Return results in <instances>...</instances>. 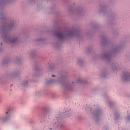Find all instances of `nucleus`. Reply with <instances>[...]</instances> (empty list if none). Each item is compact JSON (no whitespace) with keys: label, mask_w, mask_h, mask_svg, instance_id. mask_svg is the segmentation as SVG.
<instances>
[{"label":"nucleus","mask_w":130,"mask_h":130,"mask_svg":"<svg viewBox=\"0 0 130 130\" xmlns=\"http://www.w3.org/2000/svg\"><path fill=\"white\" fill-rule=\"evenodd\" d=\"M57 36L61 40H62V39H64V34L62 32H57Z\"/></svg>","instance_id":"obj_3"},{"label":"nucleus","mask_w":130,"mask_h":130,"mask_svg":"<svg viewBox=\"0 0 130 130\" xmlns=\"http://www.w3.org/2000/svg\"><path fill=\"white\" fill-rule=\"evenodd\" d=\"M16 41H17V40H11V42H16Z\"/></svg>","instance_id":"obj_6"},{"label":"nucleus","mask_w":130,"mask_h":130,"mask_svg":"<svg viewBox=\"0 0 130 130\" xmlns=\"http://www.w3.org/2000/svg\"><path fill=\"white\" fill-rule=\"evenodd\" d=\"M72 85H74V82H72Z\"/></svg>","instance_id":"obj_8"},{"label":"nucleus","mask_w":130,"mask_h":130,"mask_svg":"<svg viewBox=\"0 0 130 130\" xmlns=\"http://www.w3.org/2000/svg\"><path fill=\"white\" fill-rule=\"evenodd\" d=\"M54 122H55L54 126H56L59 130L63 129V128H64V125H63L62 121H61L60 116L58 118L56 117L54 120Z\"/></svg>","instance_id":"obj_1"},{"label":"nucleus","mask_w":130,"mask_h":130,"mask_svg":"<svg viewBox=\"0 0 130 130\" xmlns=\"http://www.w3.org/2000/svg\"><path fill=\"white\" fill-rule=\"evenodd\" d=\"M67 87H68L69 88H70V87H72V85H68V86H67Z\"/></svg>","instance_id":"obj_7"},{"label":"nucleus","mask_w":130,"mask_h":130,"mask_svg":"<svg viewBox=\"0 0 130 130\" xmlns=\"http://www.w3.org/2000/svg\"><path fill=\"white\" fill-rule=\"evenodd\" d=\"M11 118V110L10 109H8L7 111L6 112V117L4 119V120H8L9 118Z\"/></svg>","instance_id":"obj_2"},{"label":"nucleus","mask_w":130,"mask_h":130,"mask_svg":"<svg viewBox=\"0 0 130 130\" xmlns=\"http://www.w3.org/2000/svg\"><path fill=\"white\" fill-rule=\"evenodd\" d=\"M70 35H75V31H71V32L70 34Z\"/></svg>","instance_id":"obj_5"},{"label":"nucleus","mask_w":130,"mask_h":130,"mask_svg":"<svg viewBox=\"0 0 130 130\" xmlns=\"http://www.w3.org/2000/svg\"><path fill=\"white\" fill-rule=\"evenodd\" d=\"M51 83H52V81H51Z\"/></svg>","instance_id":"obj_10"},{"label":"nucleus","mask_w":130,"mask_h":130,"mask_svg":"<svg viewBox=\"0 0 130 130\" xmlns=\"http://www.w3.org/2000/svg\"><path fill=\"white\" fill-rule=\"evenodd\" d=\"M52 77H54V75H52Z\"/></svg>","instance_id":"obj_9"},{"label":"nucleus","mask_w":130,"mask_h":130,"mask_svg":"<svg viewBox=\"0 0 130 130\" xmlns=\"http://www.w3.org/2000/svg\"><path fill=\"white\" fill-rule=\"evenodd\" d=\"M129 78V74L127 72L123 73V79L127 80Z\"/></svg>","instance_id":"obj_4"}]
</instances>
